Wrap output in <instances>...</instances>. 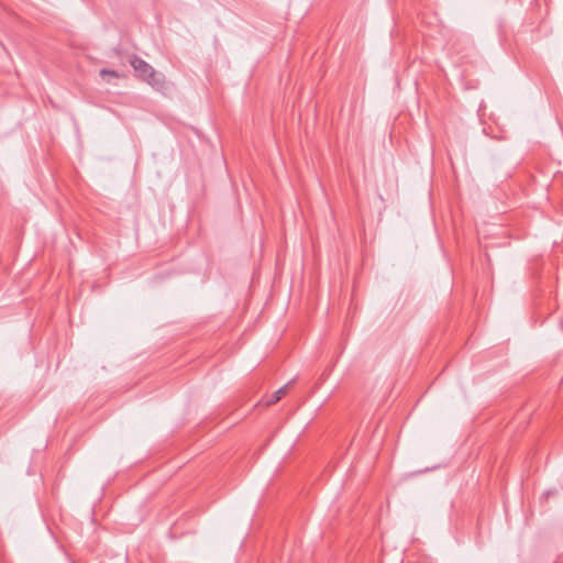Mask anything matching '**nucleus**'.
Segmentation results:
<instances>
[{"instance_id": "7ed1b4c3", "label": "nucleus", "mask_w": 563, "mask_h": 563, "mask_svg": "<svg viewBox=\"0 0 563 563\" xmlns=\"http://www.w3.org/2000/svg\"><path fill=\"white\" fill-rule=\"evenodd\" d=\"M144 81L157 91H163L166 88L165 76L155 69L152 70L150 76H147Z\"/></svg>"}, {"instance_id": "f257e3e1", "label": "nucleus", "mask_w": 563, "mask_h": 563, "mask_svg": "<svg viewBox=\"0 0 563 563\" xmlns=\"http://www.w3.org/2000/svg\"><path fill=\"white\" fill-rule=\"evenodd\" d=\"M130 64L142 80H145L154 69L147 62L136 55L132 56Z\"/></svg>"}, {"instance_id": "f03ea898", "label": "nucleus", "mask_w": 563, "mask_h": 563, "mask_svg": "<svg viewBox=\"0 0 563 563\" xmlns=\"http://www.w3.org/2000/svg\"><path fill=\"white\" fill-rule=\"evenodd\" d=\"M291 383H292V380H290L289 383H287L286 385H284L279 389H277L272 395L264 396L261 399L260 404L265 406V407H269L272 405H275L276 402H278L282 399V397H284L287 394L289 385Z\"/></svg>"}, {"instance_id": "20e7f679", "label": "nucleus", "mask_w": 563, "mask_h": 563, "mask_svg": "<svg viewBox=\"0 0 563 563\" xmlns=\"http://www.w3.org/2000/svg\"><path fill=\"white\" fill-rule=\"evenodd\" d=\"M100 76L101 77H106V76L119 77V74L114 70L103 68L100 70Z\"/></svg>"}]
</instances>
